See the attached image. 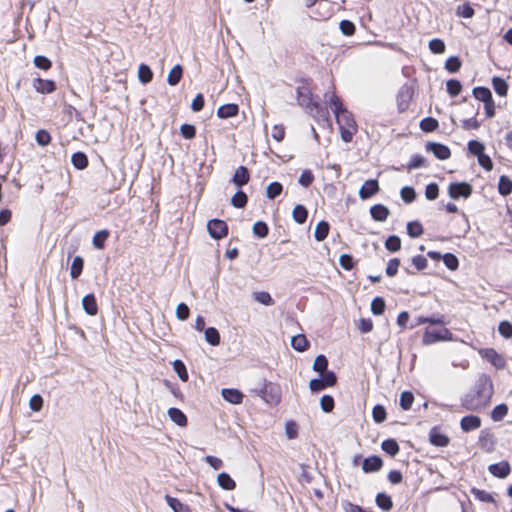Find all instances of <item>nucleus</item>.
Instances as JSON below:
<instances>
[{"label": "nucleus", "mask_w": 512, "mask_h": 512, "mask_svg": "<svg viewBox=\"0 0 512 512\" xmlns=\"http://www.w3.org/2000/svg\"><path fill=\"white\" fill-rule=\"evenodd\" d=\"M173 369L174 371L177 373V375L179 376V378L181 379V381L183 382H187L188 379H189V375H188V372H187V369H186V366L185 364L183 363L182 360H175L173 363Z\"/></svg>", "instance_id": "45"}, {"label": "nucleus", "mask_w": 512, "mask_h": 512, "mask_svg": "<svg viewBox=\"0 0 512 512\" xmlns=\"http://www.w3.org/2000/svg\"><path fill=\"white\" fill-rule=\"evenodd\" d=\"M281 388L278 384L266 382L260 390L261 398L271 406L281 402Z\"/></svg>", "instance_id": "5"}, {"label": "nucleus", "mask_w": 512, "mask_h": 512, "mask_svg": "<svg viewBox=\"0 0 512 512\" xmlns=\"http://www.w3.org/2000/svg\"><path fill=\"white\" fill-rule=\"evenodd\" d=\"M380 190L379 183L376 179H369L359 189V197L363 200L369 199Z\"/></svg>", "instance_id": "11"}, {"label": "nucleus", "mask_w": 512, "mask_h": 512, "mask_svg": "<svg viewBox=\"0 0 512 512\" xmlns=\"http://www.w3.org/2000/svg\"><path fill=\"white\" fill-rule=\"evenodd\" d=\"M71 162L73 166L78 170H83L88 167L89 160L85 153L75 152L72 154Z\"/></svg>", "instance_id": "30"}, {"label": "nucleus", "mask_w": 512, "mask_h": 512, "mask_svg": "<svg viewBox=\"0 0 512 512\" xmlns=\"http://www.w3.org/2000/svg\"><path fill=\"white\" fill-rule=\"evenodd\" d=\"M83 267H84V260L82 257L80 256H76L73 261H72V264H71V268H70V276L72 279H77L82 271H83Z\"/></svg>", "instance_id": "38"}, {"label": "nucleus", "mask_w": 512, "mask_h": 512, "mask_svg": "<svg viewBox=\"0 0 512 512\" xmlns=\"http://www.w3.org/2000/svg\"><path fill=\"white\" fill-rule=\"evenodd\" d=\"M385 248L389 252H397L401 249V239L397 235H391L385 240Z\"/></svg>", "instance_id": "50"}, {"label": "nucleus", "mask_w": 512, "mask_h": 512, "mask_svg": "<svg viewBox=\"0 0 512 512\" xmlns=\"http://www.w3.org/2000/svg\"><path fill=\"white\" fill-rule=\"evenodd\" d=\"M461 60L457 56L449 57L445 62V69L450 73H456L461 68Z\"/></svg>", "instance_id": "53"}, {"label": "nucleus", "mask_w": 512, "mask_h": 512, "mask_svg": "<svg viewBox=\"0 0 512 512\" xmlns=\"http://www.w3.org/2000/svg\"><path fill=\"white\" fill-rule=\"evenodd\" d=\"M478 354L497 370H503L507 365L505 356L498 353L494 348H480Z\"/></svg>", "instance_id": "6"}, {"label": "nucleus", "mask_w": 512, "mask_h": 512, "mask_svg": "<svg viewBox=\"0 0 512 512\" xmlns=\"http://www.w3.org/2000/svg\"><path fill=\"white\" fill-rule=\"evenodd\" d=\"M110 236V232L107 229L97 231L92 239L93 246L96 249L102 250L105 247V243Z\"/></svg>", "instance_id": "28"}, {"label": "nucleus", "mask_w": 512, "mask_h": 512, "mask_svg": "<svg viewBox=\"0 0 512 512\" xmlns=\"http://www.w3.org/2000/svg\"><path fill=\"white\" fill-rule=\"evenodd\" d=\"M330 225L327 221H320L317 223L314 230V237L317 241L325 240L329 234Z\"/></svg>", "instance_id": "29"}, {"label": "nucleus", "mask_w": 512, "mask_h": 512, "mask_svg": "<svg viewBox=\"0 0 512 512\" xmlns=\"http://www.w3.org/2000/svg\"><path fill=\"white\" fill-rule=\"evenodd\" d=\"M383 466V461L379 456H370L364 459L362 469L365 473L379 471Z\"/></svg>", "instance_id": "17"}, {"label": "nucleus", "mask_w": 512, "mask_h": 512, "mask_svg": "<svg viewBox=\"0 0 512 512\" xmlns=\"http://www.w3.org/2000/svg\"><path fill=\"white\" fill-rule=\"evenodd\" d=\"M166 501L174 512H192L188 505L183 504L177 498L166 495Z\"/></svg>", "instance_id": "37"}, {"label": "nucleus", "mask_w": 512, "mask_h": 512, "mask_svg": "<svg viewBox=\"0 0 512 512\" xmlns=\"http://www.w3.org/2000/svg\"><path fill=\"white\" fill-rule=\"evenodd\" d=\"M481 419L476 415H467L464 416L460 421V427L464 432H470L480 428Z\"/></svg>", "instance_id": "16"}, {"label": "nucleus", "mask_w": 512, "mask_h": 512, "mask_svg": "<svg viewBox=\"0 0 512 512\" xmlns=\"http://www.w3.org/2000/svg\"><path fill=\"white\" fill-rule=\"evenodd\" d=\"M472 94L478 101H481L483 103L493 99L490 89L484 86L474 87L472 90Z\"/></svg>", "instance_id": "32"}, {"label": "nucleus", "mask_w": 512, "mask_h": 512, "mask_svg": "<svg viewBox=\"0 0 512 512\" xmlns=\"http://www.w3.org/2000/svg\"><path fill=\"white\" fill-rule=\"evenodd\" d=\"M238 113L239 106L235 103L221 105L217 110V116L221 119L235 117Z\"/></svg>", "instance_id": "20"}, {"label": "nucleus", "mask_w": 512, "mask_h": 512, "mask_svg": "<svg viewBox=\"0 0 512 512\" xmlns=\"http://www.w3.org/2000/svg\"><path fill=\"white\" fill-rule=\"evenodd\" d=\"M498 192L502 196H508L512 193V180L508 176H500L498 182Z\"/></svg>", "instance_id": "34"}, {"label": "nucleus", "mask_w": 512, "mask_h": 512, "mask_svg": "<svg viewBox=\"0 0 512 512\" xmlns=\"http://www.w3.org/2000/svg\"><path fill=\"white\" fill-rule=\"evenodd\" d=\"M370 214L375 221L383 222L387 220L390 211L386 206L382 204H376L370 208Z\"/></svg>", "instance_id": "25"}, {"label": "nucleus", "mask_w": 512, "mask_h": 512, "mask_svg": "<svg viewBox=\"0 0 512 512\" xmlns=\"http://www.w3.org/2000/svg\"><path fill=\"white\" fill-rule=\"evenodd\" d=\"M320 406L325 413L332 412L335 407L334 398L331 395H323L320 399Z\"/></svg>", "instance_id": "58"}, {"label": "nucleus", "mask_w": 512, "mask_h": 512, "mask_svg": "<svg viewBox=\"0 0 512 512\" xmlns=\"http://www.w3.org/2000/svg\"><path fill=\"white\" fill-rule=\"evenodd\" d=\"M429 49L434 54H442L445 52L446 46L442 39L434 38L429 42Z\"/></svg>", "instance_id": "59"}, {"label": "nucleus", "mask_w": 512, "mask_h": 512, "mask_svg": "<svg viewBox=\"0 0 512 512\" xmlns=\"http://www.w3.org/2000/svg\"><path fill=\"white\" fill-rule=\"evenodd\" d=\"M207 229L212 238L220 240L228 235V225L224 220L212 219L207 224Z\"/></svg>", "instance_id": "8"}, {"label": "nucleus", "mask_w": 512, "mask_h": 512, "mask_svg": "<svg viewBox=\"0 0 512 512\" xmlns=\"http://www.w3.org/2000/svg\"><path fill=\"white\" fill-rule=\"evenodd\" d=\"M332 16L331 4L326 0H320L314 11V19L318 21L327 20Z\"/></svg>", "instance_id": "15"}, {"label": "nucleus", "mask_w": 512, "mask_h": 512, "mask_svg": "<svg viewBox=\"0 0 512 512\" xmlns=\"http://www.w3.org/2000/svg\"><path fill=\"white\" fill-rule=\"evenodd\" d=\"M508 406L504 403L496 405L491 411V418L493 421H501L508 414Z\"/></svg>", "instance_id": "43"}, {"label": "nucleus", "mask_w": 512, "mask_h": 512, "mask_svg": "<svg viewBox=\"0 0 512 512\" xmlns=\"http://www.w3.org/2000/svg\"><path fill=\"white\" fill-rule=\"evenodd\" d=\"M429 441L437 447H445L449 444V437L441 431L440 427H433L429 432Z\"/></svg>", "instance_id": "12"}, {"label": "nucleus", "mask_w": 512, "mask_h": 512, "mask_svg": "<svg viewBox=\"0 0 512 512\" xmlns=\"http://www.w3.org/2000/svg\"><path fill=\"white\" fill-rule=\"evenodd\" d=\"M424 232L423 226L418 221L408 222L407 233L412 238L420 237Z\"/></svg>", "instance_id": "47"}, {"label": "nucleus", "mask_w": 512, "mask_h": 512, "mask_svg": "<svg viewBox=\"0 0 512 512\" xmlns=\"http://www.w3.org/2000/svg\"><path fill=\"white\" fill-rule=\"evenodd\" d=\"M293 219L298 224H304L308 218V211L305 206L298 204L292 211Z\"/></svg>", "instance_id": "36"}, {"label": "nucleus", "mask_w": 512, "mask_h": 512, "mask_svg": "<svg viewBox=\"0 0 512 512\" xmlns=\"http://www.w3.org/2000/svg\"><path fill=\"white\" fill-rule=\"evenodd\" d=\"M138 77L142 83L146 84L152 81L153 72L149 66L141 64L138 69Z\"/></svg>", "instance_id": "51"}, {"label": "nucleus", "mask_w": 512, "mask_h": 512, "mask_svg": "<svg viewBox=\"0 0 512 512\" xmlns=\"http://www.w3.org/2000/svg\"><path fill=\"white\" fill-rule=\"evenodd\" d=\"M424 166H426V159L420 154H414L407 164V169L411 171Z\"/></svg>", "instance_id": "56"}, {"label": "nucleus", "mask_w": 512, "mask_h": 512, "mask_svg": "<svg viewBox=\"0 0 512 512\" xmlns=\"http://www.w3.org/2000/svg\"><path fill=\"white\" fill-rule=\"evenodd\" d=\"M446 89L451 97H456L462 91V84L457 79H450L446 82Z\"/></svg>", "instance_id": "46"}, {"label": "nucleus", "mask_w": 512, "mask_h": 512, "mask_svg": "<svg viewBox=\"0 0 512 512\" xmlns=\"http://www.w3.org/2000/svg\"><path fill=\"white\" fill-rule=\"evenodd\" d=\"M438 125V121L432 117L424 118L420 122V128L424 132H433L438 128Z\"/></svg>", "instance_id": "55"}, {"label": "nucleus", "mask_w": 512, "mask_h": 512, "mask_svg": "<svg viewBox=\"0 0 512 512\" xmlns=\"http://www.w3.org/2000/svg\"><path fill=\"white\" fill-rule=\"evenodd\" d=\"M426 323L431 324V325H445L446 324L445 316L441 315V314L432 316V317L418 316L415 319V324L411 325L410 328L412 329L416 326L426 324Z\"/></svg>", "instance_id": "21"}, {"label": "nucleus", "mask_w": 512, "mask_h": 512, "mask_svg": "<svg viewBox=\"0 0 512 512\" xmlns=\"http://www.w3.org/2000/svg\"><path fill=\"white\" fill-rule=\"evenodd\" d=\"M33 87L38 93L50 94L56 90V83L50 79L36 78L33 81Z\"/></svg>", "instance_id": "14"}, {"label": "nucleus", "mask_w": 512, "mask_h": 512, "mask_svg": "<svg viewBox=\"0 0 512 512\" xmlns=\"http://www.w3.org/2000/svg\"><path fill=\"white\" fill-rule=\"evenodd\" d=\"M337 383V376L333 371H327L322 378H314L309 382V388L312 392H320L328 387H333Z\"/></svg>", "instance_id": "7"}, {"label": "nucleus", "mask_w": 512, "mask_h": 512, "mask_svg": "<svg viewBox=\"0 0 512 512\" xmlns=\"http://www.w3.org/2000/svg\"><path fill=\"white\" fill-rule=\"evenodd\" d=\"M485 150V146L483 143L477 141V140H470L468 142V151L478 157L479 155L483 154Z\"/></svg>", "instance_id": "62"}, {"label": "nucleus", "mask_w": 512, "mask_h": 512, "mask_svg": "<svg viewBox=\"0 0 512 512\" xmlns=\"http://www.w3.org/2000/svg\"><path fill=\"white\" fill-rule=\"evenodd\" d=\"M499 333L506 339L512 337V324L509 321H501L498 326Z\"/></svg>", "instance_id": "64"}, {"label": "nucleus", "mask_w": 512, "mask_h": 512, "mask_svg": "<svg viewBox=\"0 0 512 512\" xmlns=\"http://www.w3.org/2000/svg\"><path fill=\"white\" fill-rule=\"evenodd\" d=\"M412 98L413 91L411 88L405 87L400 90V92L397 95V107L399 112L403 113L409 108Z\"/></svg>", "instance_id": "13"}, {"label": "nucleus", "mask_w": 512, "mask_h": 512, "mask_svg": "<svg viewBox=\"0 0 512 512\" xmlns=\"http://www.w3.org/2000/svg\"><path fill=\"white\" fill-rule=\"evenodd\" d=\"M425 148L426 151L432 152L434 156L439 160H447L451 157L450 148L444 144L437 142H428Z\"/></svg>", "instance_id": "10"}, {"label": "nucleus", "mask_w": 512, "mask_h": 512, "mask_svg": "<svg viewBox=\"0 0 512 512\" xmlns=\"http://www.w3.org/2000/svg\"><path fill=\"white\" fill-rule=\"evenodd\" d=\"M183 76V67L180 64L175 65L168 74L167 82L171 86H176Z\"/></svg>", "instance_id": "31"}, {"label": "nucleus", "mask_w": 512, "mask_h": 512, "mask_svg": "<svg viewBox=\"0 0 512 512\" xmlns=\"http://www.w3.org/2000/svg\"><path fill=\"white\" fill-rule=\"evenodd\" d=\"M250 181V173L247 167L239 166L232 177V182L237 187H242Z\"/></svg>", "instance_id": "19"}, {"label": "nucleus", "mask_w": 512, "mask_h": 512, "mask_svg": "<svg viewBox=\"0 0 512 512\" xmlns=\"http://www.w3.org/2000/svg\"><path fill=\"white\" fill-rule=\"evenodd\" d=\"M205 340L212 346H217L220 344V334L218 330L214 327H209L205 329Z\"/></svg>", "instance_id": "44"}, {"label": "nucleus", "mask_w": 512, "mask_h": 512, "mask_svg": "<svg viewBox=\"0 0 512 512\" xmlns=\"http://www.w3.org/2000/svg\"><path fill=\"white\" fill-rule=\"evenodd\" d=\"M442 259H443V262L445 264V266L449 269V270H456L459 266V260L458 258L452 254V253H446L442 256Z\"/></svg>", "instance_id": "61"}, {"label": "nucleus", "mask_w": 512, "mask_h": 512, "mask_svg": "<svg viewBox=\"0 0 512 512\" xmlns=\"http://www.w3.org/2000/svg\"><path fill=\"white\" fill-rule=\"evenodd\" d=\"M222 397L229 403L232 404H241L243 401L244 395L241 391L234 388H225L221 392Z\"/></svg>", "instance_id": "23"}, {"label": "nucleus", "mask_w": 512, "mask_h": 512, "mask_svg": "<svg viewBox=\"0 0 512 512\" xmlns=\"http://www.w3.org/2000/svg\"><path fill=\"white\" fill-rule=\"evenodd\" d=\"M247 202L248 196L242 190H238L231 198V204L235 208H244L247 205Z\"/></svg>", "instance_id": "42"}, {"label": "nucleus", "mask_w": 512, "mask_h": 512, "mask_svg": "<svg viewBox=\"0 0 512 512\" xmlns=\"http://www.w3.org/2000/svg\"><path fill=\"white\" fill-rule=\"evenodd\" d=\"M381 448L390 456H395L400 450L397 441L391 438L384 440L381 444Z\"/></svg>", "instance_id": "39"}, {"label": "nucleus", "mask_w": 512, "mask_h": 512, "mask_svg": "<svg viewBox=\"0 0 512 512\" xmlns=\"http://www.w3.org/2000/svg\"><path fill=\"white\" fill-rule=\"evenodd\" d=\"M291 346L298 352L306 351L310 343L304 334H298L291 339Z\"/></svg>", "instance_id": "26"}, {"label": "nucleus", "mask_w": 512, "mask_h": 512, "mask_svg": "<svg viewBox=\"0 0 512 512\" xmlns=\"http://www.w3.org/2000/svg\"><path fill=\"white\" fill-rule=\"evenodd\" d=\"M489 472L498 478H505L510 474L511 468L507 461L492 464L488 467Z\"/></svg>", "instance_id": "18"}, {"label": "nucleus", "mask_w": 512, "mask_h": 512, "mask_svg": "<svg viewBox=\"0 0 512 512\" xmlns=\"http://www.w3.org/2000/svg\"><path fill=\"white\" fill-rule=\"evenodd\" d=\"M325 98L327 99V102L335 115L336 122L339 126L341 139L345 143L351 142L353 136L358 131V125L354 115L349 110H347L346 107H344L342 100L336 94L334 86H332V90H329L325 93Z\"/></svg>", "instance_id": "1"}, {"label": "nucleus", "mask_w": 512, "mask_h": 512, "mask_svg": "<svg viewBox=\"0 0 512 512\" xmlns=\"http://www.w3.org/2000/svg\"><path fill=\"white\" fill-rule=\"evenodd\" d=\"M375 502H376L377 506L384 511H389L393 507V502H392L391 497L383 492L378 493L376 495Z\"/></svg>", "instance_id": "35"}, {"label": "nucleus", "mask_w": 512, "mask_h": 512, "mask_svg": "<svg viewBox=\"0 0 512 512\" xmlns=\"http://www.w3.org/2000/svg\"><path fill=\"white\" fill-rule=\"evenodd\" d=\"M218 485L224 490H234L236 488L235 481L226 472H222L217 476Z\"/></svg>", "instance_id": "33"}, {"label": "nucleus", "mask_w": 512, "mask_h": 512, "mask_svg": "<svg viewBox=\"0 0 512 512\" xmlns=\"http://www.w3.org/2000/svg\"><path fill=\"white\" fill-rule=\"evenodd\" d=\"M82 305L88 315L95 316L98 313V304L94 294L85 295L82 299Z\"/></svg>", "instance_id": "22"}, {"label": "nucleus", "mask_w": 512, "mask_h": 512, "mask_svg": "<svg viewBox=\"0 0 512 512\" xmlns=\"http://www.w3.org/2000/svg\"><path fill=\"white\" fill-rule=\"evenodd\" d=\"M328 360L325 355H318L313 363V370L323 375L327 372Z\"/></svg>", "instance_id": "48"}, {"label": "nucleus", "mask_w": 512, "mask_h": 512, "mask_svg": "<svg viewBox=\"0 0 512 512\" xmlns=\"http://www.w3.org/2000/svg\"><path fill=\"white\" fill-rule=\"evenodd\" d=\"M455 12L458 17H462L465 19L472 18L475 14L474 8L471 6L469 2H465L461 5H458Z\"/></svg>", "instance_id": "40"}, {"label": "nucleus", "mask_w": 512, "mask_h": 512, "mask_svg": "<svg viewBox=\"0 0 512 512\" xmlns=\"http://www.w3.org/2000/svg\"><path fill=\"white\" fill-rule=\"evenodd\" d=\"M448 193L453 199L468 198L472 194V187L466 182H453L448 187Z\"/></svg>", "instance_id": "9"}, {"label": "nucleus", "mask_w": 512, "mask_h": 512, "mask_svg": "<svg viewBox=\"0 0 512 512\" xmlns=\"http://www.w3.org/2000/svg\"><path fill=\"white\" fill-rule=\"evenodd\" d=\"M414 403V395L411 391H403L400 395V407L404 411H408L411 409Z\"/></svg>", "instance_id": "41"}, {"label": "nucleus", "mask_w": 512, "mask_h": 512, "mask_svg": "<svg viewBox=\"0 0 512 512\" xmlns=\"http://www.w3.org/2000/svg\"><path fill=\"white\" fill-rule=\"evenodd\" d=\"M385 307V300L382 297H375L371 302V311L374 315H382Z\"/></svg>", "instance_id": "54"}, {"label": "nucleus", "mask_w": 512, "mask_h": 512, "mask_svg": "<svg viewBox=\"0 0 512 512\" xmlns=\"http://www.w3.org/2000/svg\"><path fill=\"white\" fill-rule=\"evenodd\" d=\"M167 413L171 421H173L176 425L180 427L187 426V416L179 408L171 407L168 409Z\"/></svg>", "instance_id": "24"}, {"label": "nucleus", "mask_w": 512, "mask_h": 512, "mask_svg": "<svg viewBox=\"0 0 512 512\" xmlns=\"http://www.w3.org/2000/svg\"><path fill=\"white\" fill-rule=\"evenodd\" d=\"M400 195L405 203H411L416 199L415 189L411 186H405L401 189Z\"/></svg>", "instance_id": "63"}, {"label": "nucleus", "mask_w": 512, "mask_h": 512, "mask_svg": "<svg viewBox=\"0 0 512 512\" xmlns=\"http://www.w3.org/2000/svg\"><path fill=\"white\" fill-rule=\"evenodd\" d=\"M494 393L491 377L481 374L472 389L461 399V405L468 411H480L490 405Z\"/></svg>", "instance_id": "2"}, {"label": "nucleus", "mask_w": 512, "mask_h": 512, "mask_svg": "<svg viewBox=\"0 0 512 512\" xmlns=\"http://www.w3.org/2000/svg\"><path fill=\"white\" fill-rule=\"evenodd\" d=\"M470 492L474 495V497L476 499H478L481 502H485V503L494 502L493 496L485 490H481L479 488L472 487Z\"/></svg>", "instance_id": "49"}, {"label": "nucleus", "mask_w": 512, "mask_h": 512, "mask_svg": "<svg viewBox=\"0 0 512 512\" xmlns=\"http://www.w3.org/2000/svg\"><path fill=\"white\" fill-rule=\"evenodd\" d=\"M254 235L259 238H265L269 233L268 225L263 221H257L252 227Z\"/></svg>", "instance_id": "57"}, {"label": "nucleus", "mask_w": 512, "mask_h": 512, "mask_svg": "<svg viewBox=\"0 0 512 512\" xmlns=\"http://www.w3.org/2000/svg\"><path fill=\"white\" fill-rule=\"evenodd\" d=\"M283 191V186L280 182H272L266 188V196L269 199H275L278 197Z\"/></svg>", "instance_id": "52"}, {"label": "nucleus", "mask_w": 512, "mask_h": 512, "mask_svg": "<svg viewBox=\"0 0 512 512\" xmlns=\"http://www.w3.org/2000/svg\"><path fill=\"white\" fill-rule=\"evenodd\" d=\"M492 86L496 94L505 97L508 94V83L501 77L494 76L492 78Z\"/></svg>", "instance_id": "27"}, {"label": "nucleus", "mask_w": 512, "mask_h": 512, "mask_svg": "<svg viewBox=\"0 0 512 512\" xmlns=\"http://www.w3.org/2000/svg\"><path fill=\"white\" fill-rule=\"evenodd\" d=\"M451 336L452 333L445 325H440L438 328L427 327L422 336V343L424 345H431L436 342L450 340Z\"/></svg>", "instance_id": "4"}, {"label": "nucleus", "mask_w": 512, "mask_h": 512, "mask_svg": "<svg viewBox=\"0 0 512 512\" xmlns=\"http://www.w3.org/2000/svg\"><path fill=\"white\" fill-rule=\"evenodd\" d=\"M387 416L386 409L382 405H375L372 409V417L376 423H382Z\"/></svg>", "instance_id": "60"}, {"label": "nucleus", "mask_w": 512, "mask_h": 512, "mask_svg": "<svg viewBox=\"0 0 512 512\" xmlns=\"http://www.w3.org/2000/svg\"><path fill=\"white\" fill-rule=\"evenodd\" d=\"M310 80H303L297 87V102L306 112L321 125H331L330 113L327 107L320 104L318 97L310 87Z\"/></svg>", "instance_id": "3"}]
</instances>
